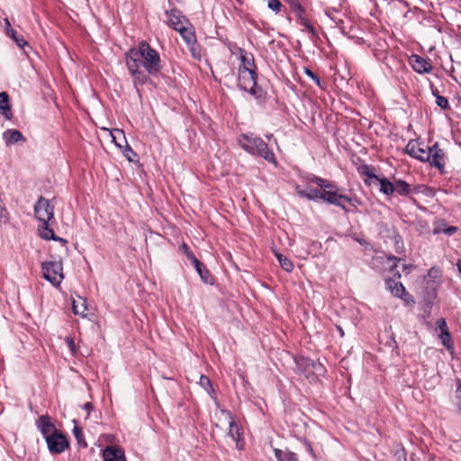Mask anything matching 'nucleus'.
<instances>
[{
	"label": "nucleus",
	"instance_id": "30",
	"mask_svg": "<svg viewBox=\"0 0 461 461\" xmlns=\"http://www.w3.org/2000/svg\"><path fill=\"white\" fill-rule=\"evenodd\" d=\"M393 187L394 191L397 192L399 194H407L411 191L410 185L402 180L395 181V183L393 184Z\"/></svg>",
	"mask_w": 461,
	"mask_h": 461
},
{
	"label": "nucleus",
	"instance_id": "29",
	"mask_svg": "<svg viewBox=\"0 0 461 461\" xmlns=\"http://www.w3.org/2000/svg\"><path fill=\"white\" fill-rule=\"evenodd\" d=\"M258 139V137L244 134L239 139V143L243 149L249 152V150H252L253 140Z\"/></svg>",
	"mask_w": 461,
	"mask_h": 461
},
{
	"label": "nucleus",
	"instance_id": "48",
	"mask_svg": "<svg viewBox=\"0 0 461 461\" xmlns=\"http://www.w3.org/2000/svg\"><path fill=\"white\" fill-rule=\"evenodd\" d=\"M442 231L447 235H452L456 231V227H448V228L443 230Z\"/></svg>",
	"mask_w": 461,
	"mask_h": 461
},
{
	"label": "nucleus",
	"instance_id": "9",
	"mask_svg": "<svg viewBox=\"0 0 461 461\" xmlns=\"http://www.w3.org/2000/svg\"><path fill=\"white\" fill-rule=\"evenodd\" d=\"M429 149V147L423 143L411 140L406 146V152L420 161H427L429 160V155H428Z\"/></svg>",
	"mask_w": 461,
	"mask_h": 461
},
{
	"label": "nucleus",
	"instance_id": "15",
	"mask_svg": "<svg viewBox=\"0 0 461 461\" xmlns=\"http://www.w3.org/2000/svg\"><path fill=\"white\" fill-rule=\"evenodd\" d=\"M428 155H429V160L431 165L437 167L439 169L444 167V157L445 154L441 149L438 148V143L429 147Z\"/></svg>",
	"mask_w": 461,
	"mask_h": 461
},
{
	"label": "nucleus",
	"instance_id": "54",
	"mask_svg": "<svg viewBox=\"0 0 461 461\" xmlns=\"http://www.w3.org/2000/svg\"><path fill=\"white\" fill-rule=\"evenodd\" d=\"M456 267L458 268V271L460 272L461 274V260H458L457 263H456Z\"/></svg>",
	"mask_w": 461,
	"mask_h": 461
},
{
	"label": "nucleus",
	"instance_id": "31",
	"mask_svg": "<svg viewBox=\"0 0 461 461\" xmlns=\"http://www.w3.org/2000/svg\"><path fill=\"white\" fill-rule=\"evenodd\" d=\"M180 250L185 254V256L187 257V258L194 264V265H198L199 264V260L195 258V256L194 255V253L190 250V249L188 248V246L185 244V243H183L181 246H180Z\"/></svg>",
	"mask_w": 461,
	"mask_h": 461
},
{
	"label": "nucleus",
	"instance_id": "32",
	"mask_svg": "<svg viewBox=\"0 0 461 461\" xmlns=\"http://www.w3.org/2000/svg\"><path fill=\"white\" fill-rule=\"evenodd\" d=\"M73 434H74L77 443L80 446H83L85 447L87 446V444L84 438V434H83L81 428L75 426V428L73 429Z\"/></svg>",
	"mask_w": 461,
	"mask_h": 461
},
{
	"label": "nucleus",
	"instance_id": "33",
	"mask_svg": "<svg viewBox=\"0 0 461 461\" xmlns=\"http://www.w3.org/2000/svg\"><path fill=\"white\" fill-rule=\"evenodd\" d=\"M312 182L315 183L317 185L321 187L323 190H329L334 187L331 183L326 179L321 178V177H313L312 179Z\"/></svg>",
	"mask_w": 461,
	"mask_h": 461
},
{
	"label": "nucleus",
	"instance_id": "16",
	"mask_svg": "<svg viewBox=\"0 0 461 461\" xmlns=\"http://www.w3.org/2000/svg\"><path fill=\"white\" fill-rule=\"evenodd\" d=\"M36 425L45 439L49 435H52L54 431H59L54 424L51 422L50 418L48 415H41L39 417Z\"/></svg>",
	"mask_w": 461,
	"mask_h": 461
},
{
	"label": "nucleus",
	"instance_id": "55",
	"mask_svg": "<svg viewBox=\"0 0 461 461\" xmlns=\"http://www.w3.org/2000/svg\"><path fill=\"white\" fill-rule=\"evenodd\" d=\"M421 188H423L425 191H427L429 194L431 193V190L427 188V187H424V186H421Z\"/></svg>",
	"mask_w": 461,
	"mask_h": 461
},
{
	"label": "nucleus",
	"instance_id": "37",
	"mask_svg": "<svg viewBox=\"0 0 461 461\" xmlns=\"http://www.w3.org/2000/svg\"><path fill=\"white\" fill-rule=\"evenodd\" d=\"M321 191L317 189L310 188L308 189V193L306 194V198L309 200L320 199Z\"/></svg>",
	"mask_w": 461,
	"mask_h": 461
},
{
	"label": "nucleus",
	"instance_id": "38",
	"mask_svg": "<svg viewBox=\"0 0 461 461\" xmlns=\"http://www.w3.org/2000/svg\"><path fill=\"white\" fill-rule=\"evenodd\" d=\"M241 52V66L240 67H251L253 65V62H251V59L247 55V53H244L243 50H240Z\"/></svg>",
	"mask_w": 461,
	"mask_h": 461
},
{
	"label": "nucleus",
	"instance_id": "13",
	"mask_svg": "<svg viewBox=\"0 0 461 461\" xmlns=\"http://www.w3.org/2000/svg\"><path fill=\"white\" fill-rule=\"evenodd\" d=\"M166 15L167 24L175 30H177L181 26L188 25L187 19L176 9L167 11Z\"/></svg>",
	"mask_w": 461,
	"mask_h": 461
},
{
	"label": "nucleus",
	"instance_id": "6",
	"mask_svg": "<svg viewBox=\"0 0 461 461\" xmlns=\"http://www.w3.org/2000/svg\"><path fill=\"white\" fill-rule=\"evenodd\" d=\"M34 214L41 222H50L54 218V208L48 199L41 196L34 205Z\"/></svg>",
	"mask_w": 461,
	"mask_h": 461
},
{
	"label": "nucleus",
	"instance_id": "44",
	"mask_svg": "<svg viewBox=\"0 0 461 461\" xmlns=\"http://www.w3.org/2000/svg\"><path fill=\"white\" fill-rule=\"evenodd\" d=\"M200 384L203 387L206 388V386H210L211 385V381H210V379L207 376L201 375L200 376Z\"/></svg>",
	"mask_w": 461,
	"mask_h": 461
},
{
	"label": "nucleus",
	"instance_id": "51",
	"mask_svg": "<svg viewBox=\"0 0 461 461\" xmlns=\"http://www.w3.org/2000/svg\"><path fill=\"white\" fill-rule=\"evenodd\" d=\"M297 193L299 194V195H301L302 197H306V194L308 193V189L307 190H300L299 188H297Z\"/></svg>",
	"mask_w": 461,
	"mask_h": 461
},
{
	"label": "nucleus",
	"instance_id": "7",
	"mask_svg": "<svg viewBox=\"0 0 461 461\" xmlns=\"http://www.w3.org/2000/svg\"><path fill=\"white\" fill-rule=\"evenodd\" d=\"M45 440L48 449L51 454H60L69 446L67 438L59 431H54V433L49 435Z\"/></svg>",
	"mask_w": 461,
	"mask_h": 461
},
{
	"label": "nucleus",
	"instance_id": "5",
	"mask_svg": "<svg viewBox=\"0 0 461 461\" xmlns=\"http://www.w3.org/2000/svg\"><path fill=\"white\" fill-rule=\"evenodd\" d=\"M239 86L244 91L256 95V76L252 67H240Z\"/></svg>",
	"mask_w": 461,
	"mask_h": 461
},
{
	"label": "nucleus",
	"instance_id": "41",
	"mask_svg": "<svg viewBox=\"0 0 461 461\" xmlns=\"http://www.w3.org/2000/svg\"><path fill=\"white\" fill-rule=\"evenodd\" d=\"M436 103L441 109H447L448 107V101L444 96L437 95Z\"/></svg>",
	"mask_w": 461,
	"mask_h": 461
},
{
	"label": "nucleus",
	"instance_id": "12",
	"mask_svg": "<svg viewBox=\"0 0 461 461\" xmlns=\"http://www.w3.org/2000/svg\"><path fill=\"white\" fill-rule=\"evenodd\" d=\"M320 199L328 202L329 203L340 206L345 212H347V209L340 203V201H351L348 196L338 194L334 187L321 191Z\"/></svg>",
	"mask_w": 461,
	"mask_h": 461
},
{
	"label": "nucleus",
	"instance_id": "4",
	"mask_svg": "<svg viewBox=\"0 0 461 461\" xmlns=\"http://www.w3.org/2000/svg\"><path fill=\"white\" fill-rule=\"evenodd\" d=\"M220 418L219 422L216 423L217 427L223 428L228 427L229 431L228 435L237 443V447L241 448L242 446L240 443V428L237 426L235 421L233 420L230 413L227 411L221 410L220 411Z\"/></svg>",
	"mask_w": 461,
	"mask_h": 461
},
{
	"label": "nucleus",
	"instance_id": "25",
	"mask_svg": "<svg viewBox=\"0 0 461 461\" xmlns=\"http://www.w3.org/2000/svg\"><path fill=\"white\" fill-rule=\"evenodd\" d=\"M176 31L188 45H192L195 42L194 32L189 23L188 25L179 27Z\"/></svg>",
	"mask_w": 461,
	"mask_h": 461
},
{
	"label": "nucleus",
	"instance_id": "52",
	"mask_svg": "<svg viewBox=\"0 0 461 461\" xmlns=\"http://www.w3.org/2000/svg\"><path fill=\"white\" fill-rule=\"evenodd\" d=\"M304 24L312 33L314 32V28L312 25L309 24L307 22H304Z\"/></svg>",
	"mask_w": 461,
	"mask_h": 461
},
{
	"label": "nucleus",
	"instance_id": "18",
	"mask_svg": "<svg viewBox=\"0 0 461 461\" xmlns=\"http://www.w3.org/2000/svg\"><path fill=\"white\" fill-rule=\"evenodd\" d=\"M410 60L413 69L418 73H429L432 68L428 60L418 55L411 56Z\"/></svg>",
	"mask_w": 461,
	"mask_h": 461
},
{
	"label": "nucleus",
	"instance_id": "19",
	"mask_svg": "<svg viewBox=\"0 0 461 461\" xmlns=\"http://www.w3.org/2000/svg\"><path fill=\"white\" fill-rule=\"evenodd\" d=\"M104 461H125L123 452L114 447H107L103 451Z\"/></svg>",
	"mask_w": 461,
	"mask_h": 461
},
{
	"label": "nucleus",
	"instance_id": "34",
	"mask_svg": "<svg viewBox=\"0 0 461 461\" xmlns=\"http://www.w3.org/2000/svg\"><path fill=\"white\" fill-rule=\"evenodd\" d=\"M439 338L442 341V344L447 348V349H453V345L450 340V333L449 332H444L439 334Z\"/></svg>",
	"mask_w": 461,
	"mask_h": 461
},
{
	"label": "nucleus",
	"instance_id": "27",
	"mask_svg": "<svg viewBox=\"0 0 461 461\" xmlns=\"http://www.w3.org/2000/svg\"><path fill=\"white\" fill-rule=\"evenodd\" d=\"M275 456L278 461H298L296 455L287 449L281 450L276 448Z\"/></svg>",
	"mask_w": 461,
	"mask_h": 461
},
{
	"label": "nucleus",
	"instance_id": "24",
	"mask_svg": "<svg viewBox=\"0 0 461 461\" xmlns=\"http://www.w3.org/2000/svg\"><path fill=\"white\" fill-rule=\"evenodd\" d=\"M104 131H107L110 132L113 142L119 148H122L123 144H127L126 138L124 135V131L121 129H113L112 131L102 128Z\"/></svg>",
	"mask_w": 461,
	"mask_h": 461
},
{
	"label": "nucleus",
	"instance_id": "35",
	"mask_svg": "<svg viewBox=\"0 0 461 461\" xmlns=\"http://www.w3.org/2000/svg\"><path fill=\"white\" fill-rule=\"evenodd\" d=\"M401 259L399 258H396V257H393V256H391V257H387L386 258V262L385 264L388 266V267L390 268L391 271H393L394 268L397 267V263L400 261Z\"/></svg>",
	"mask_w": 461,
	"mask_h": 461
},
{
	"label": "nucleus",
	"instance_id": "21",
	"mask_svg": "<svg viewBox=\"0 0 461 461\" xmlns=\"http://www.w3.org/2000/svg\"><path fill=\"white\" fill-rule=\"evenodd\" d=\"M5 32L7 36H9L11 39H13V41L21 49H23L25 46L28 45L27 41L23 38L19 37L17 35L16 32L12 28L11 23L8 19H5Z\"/></svg>",
	"mask_w": 461,
	"mask_h": 461
},
{
	"label": "nucleus",
	"instance_id": "40",
	"mask_svg": "<svg viewBox=\"0 0 461 461\" xmlns=\"http://www.w3.org/2000/svg\"><path fill=\"white\" fill-rule=\"evenodd\" d=\"M394 456L398 461H407L406 451L403 447L397 449L394 453Z\"/></svg>",
	"mask_w": 461,
	"mask_h": 461
},
{
	"label": "nucleus",
	"instance_id": "10",
	"mask_svg": "<svg viewBox=\"0 0 461 461\" xmlns=\"http://www.w3.org/2000/svg\"><path fill=\"white\" fill-rule=\"evenodd\" d=\"M249 153L259 155L268 162L276 165L275 155L268 149L267 143L260 138L253 140L252 150H249Z\"/></svg>",
	"mask_w": 461,
	"mask_h": 461
},
{
	"label": "nucleus",
	"instance_id": "45",
	"mask_svg": "<svg viewBox=\"0 0 461 461\" xmlns=\"http://www.w3.org/2000/svg\"><path fill=\"white\" fill-rule=\"evenodd\" d=\"M194 267H195L196 272H197V273L199 274V276H201V278L206 282V281H207V280H206V277H205V276H203V269H202L203 264L199 261V264H198V265H194Z\"/></svg>",
	"mask_w": 461,
	"mask_h": 461
},
{
	"label": "nucleus",
	"instance_id": "28",
	"mask_svg": "<svg viewBox=\"0 0 461 461\" xmlns=\"http://www.w3.org/2000/svg\"><path fill=\"white\" fill-rule=\"evenodd\" d=\"M274 254L278 259L282 268L286 272H292L294 269V264L293 262L287 258L286 257L283 256L279 251L274 250Z\"/></svg>",
	"mask_w": 461,
	"mask_h": 461
},
{
	"label": "nucleus",
	"instance_id": "2",
	"mask_svg": "<svg viewBox=\"0 0 461 461\" xmlns=\"http://www.w3.org/2000/svg\"><path fill=\"white\" fill-rule=\"evenodd\" d=\"M295 361L298 370L303 373L307 379L315 381L325 374V368L319 361H313L304 357H300L296 358Z\"/></svg>",
	"mask_w": 461,
	"mask_h": 461
},
{
	"label": "nucleus",
	"instance_id": "23",
	"mask_svg": "<svg viewBox=\"0 0 461 461\" xmlns=\"http://www.w3.org/2000/svg\"><path fill=\"white\" fill-rule=\"evenodd\" d=\"M72 309L75 314L86 317L87 306L86 299L79 295L77 298H72Z\"/></svg>",
	"mask_w": 461,
	"mask_h": 461
},
{
	"label": "nucleus",
	"instance_id": "14",
	"mask_svg": "<svg viewBox=\"0 0 461 461\" xmlns=\"http://www.w3.org/2000/svg\"><path fill=\"white\" fill-rule=\"evenodd\" d=\"M366 182L370 185H379L380 191L385 194H391L394 192L393 184H392L386 178H379L374 174H368V178Z\"/></svg>",
	"mask_w": 461,
	"mask_h": 461
},
{
	"label": "nucleus",
	"instance_id": "42",
	"mask_svg": "<svg viewBox=\"0 0 461 461\" xmlns=\"http://www.w3.org/2000/svg\"><path fill=\"white\" fill-rule=\"evenodd\" d=\"M65 341L68 345V347L69 348L70 351L75 354L76 353V346H75V342L73 340V339L71 337H67L65 339Z\"/></svg>",
	"mask_w": 461,
	"mask_h": 461
},
{
	"label": "nucleus",
	"instance_id": "11",
	"mask_svg": "<svg viewBox=\"0 0 461 461\" xmlns=\"http://www.w3.org/2000/svg\"><path fill=\"white\" fill-rule=\"evenodd\" d=\"M400 278H401L400 273L399 272L394 273L393 277L388 278L386 280V286H387V289L390 290V292L394 296L400 297V298L407 301L406 297L409 294L406 293L405 287L400 281L396 280V279H400Z\"/></svg>",
	"mask_w": 461,
	"mask_h": 461
},
{
	"label": "nucleus",
	"instance_id": "1",
	"mask_svg": "<svg viewBox=\"0 0 461 461\" xmlns=\"http://www.w3.org/2000/svg\"><path fill=\"white\" fill-rule=\"evenodd\" d=\"M126 64L131 74L135 77L134 85L138 92L139 98L141 99V91L140 86L143 85V81L140 79L141 72L140 71V68L144 66V41L139 43L138 50L131 49L126 53Z\"/></svg>",
	"mask_w": 461,
	"mask_h": 461
},
{
	"label": "nucleus",
	"instance_id": "8",
	"mask_svg": "<svg viewBox=\"0 0 461 461\" xmlns=\"http://www.w3.org/2000/svg\"><path fill=\"white\" fill-rule=\"evenodd\" d=\"M162 68L159 54L146 44V72L157 76Z\"/></svg>",
	"mask_w": 461,
	"mask_h": 461
},
{
	"label": "nucleus",
	"instance_id": "49",
	"mask_svg": "<svg viewBox=\"0 0 461 461\" xmlns=\"http://www.w3.org/2000/svg\"><path fill=\"white\" fill-rule=\"evenodd\" d=\"M84 409L86 411V417L89 415L90 411L93 409V406L90 402H86L84 404Z\"/></svg>",
	"mask_w": 461,
	"mask_h": 461
},
{
	"label": "nucleus",
	"instance_id": "39",
	"mask_svg": "<svg viewBox=\"0 0 461 461\" xmlns=\"http://www.w3.org/2000/svg\"><path fill=\"white\" fill-rule=\"evenodd\" d=\"M436 324H437L438 329L441 331V333L449 332L445 319H443V318L438 319L437 321Z\"/></svg>",
	"mask_w": 461,
	"mask_h": 461
},
{
	"label": "nucleus",
	"instance_id": "36",
	"mask_svg": "<svg viewBox=\"0 0 461 461\" xmlns=\"http://www.w3.org/2000/svg\"><path fill=\"white\" fill-rule=\"evenodd\" d=\"M267 6L275 11L276 13L280 12L282 4L279 0H267Z\"/></svg>",
	"mask_w": 461,
	"mask_h": 461
},
{
	"label": "nucleus",
	"instance_id": "46",
	"mask_svg": "<svg viewBox=\"0 0 461 461\" xmlns=\"http://www.w3.org/2000/svg\"><path fill=\"white\" fill-rule=\"evenodd\" d=\"M126 146L128 148L127 152H130L131 155L125 153V156L128 158L130 161H134V158L137 157V155L131 149V148L128 145Z\"/></svg>",
	"mask_w": 461,
	"mask_h": 461
},
{
	"label": "nucleus",
	"instance_id": "17",
	"mask_svg": "<svg viewBox=\"0 0 461 461\" xmlns=\"http://www.w3.org/2000/svg\"><path fill=\"white\" fill-rule=\"evenodd\" d=\"M50 222L44 221L39 225L38 231H39V235L41 236V238H42L46 240H58V241H60L63 243H67L66 240H64L63 238L57 237L55 235L53 230L50 227Z\"/></svg>",
	"mask_w": 461,
	"mask_h": 461
},
{
	"label": "nucleus",
	"instance_id": "43",
	"mask_svg": "<svg viewBox=\"0 0 461 461\" xmlns=\"http://www.w3.org/2000/svg\"><path fill=\"white\" fill-rule=\"evenodd\" d=\"M306 75L311 77L318 86H321V81L319 77L310 69L305 68Z\"/></svg>",
	"mask_w": 461,
	"mask_h": 461
},
{
	"label": "nucleus",
	"instance_id": "47",
	"mask_svg": "<svg viewBox=\"0 0 461 461\" xmlns=\"http://www.w3.org/2000/svg\"><path fill=\"white\" fill-rule=\"evenodd\" d=\"M456 399H457V405L459 410H461V384H459L457 390H456Z\"/></svg>",
	"mask_w": 461,
	"mask_h": 461
},
{
	"label": "nucleus",
	"instance_id": "53",
	"mask_svg": "<svg viewBox=\"0 0 461 461\" xmlns=\"http://www.w3.org/2000/svg\"><path fill=\"white\" fill-rule=\"evenodd\" d=\"M337 329L339 331L340 336L343 337L344 336V330H342V328L340 326H337Z\"/></svg>",
	"mask_w": 461,
	"mask_h": 461
},
{
	"label": "nucleus",
	"instance_id": "50",
	"mask_svg": "<svg viewBox=\"0 0 461 461\" xmlns=\"http://www.w3.org/2000/svg\"><path fill=\"white\" fill-rule=\"evenodd\" d=\"M304 444H305L307 450L312 455V456H315L314 451H313L311 444L308 441H305Z\"/></svg>",
	"mask_w": 461,
	"mask_h": 461
},
{
	"label": "nucleus",
	"instance_id": "26",
	"mask_svg": "<svg viewBox=\"0 0 461 461\" xmlns=\"http://www.w3.org/2000/svg\"><path fill=\"white\" fill-rule=\"evenodd\" d=\"M440 276H441L440 268L433 267L429 270L425 280L428 285H429L432 288H435V286H437L438 284V280H439Z\"/></svg>",
	"mask_w": 461,
	"mask_h": 461
},
{
	"label": "nucleus",
	"instance_id": "22",
	"mask_svg": "<svg viewBox=\"0 0 461 461\" xmlns=\"http://www.w3.org/2000/svg\"><path fill=\"white\" fill-rule=\"evenodd\" d=\"M0 114L7 120H11L13 117L9 96L5 92L0 93Z\"/></svg>",
	"mask_w": 461,
	"mask_h": 461
},
{
	"label": "nucleus",
	"instance_id": "20",
	"mask_svg": "<svg viewBox=\"0 0 461 461\" xmlns=\"http://www.w3.org/2000/svg\"><path fill=\"white\" fill-rule=\"evenodd\" d=\"M3 139L5 140L7 146L16 144L19 141H22V142L25 141V139L23 138L21 131H19L18 130H14V129L5 131L3 133Z\"/></svg>",
	"mask_w": 461,
	"mask_h": 461
},
{
	"label": "nucleus",
	"instance_id": "3",
	"mask_svg": "<svg viewBox=\"0 0 461 461\" xmlns=\"http://www.w3.org/2000/svg\"><path fill=\"white\" fill-rule=\"evenodd\" d=\"M43 277L54 286H59L64 278L60 261H49L41 264Z\"/></svg>",
	"mask_w": 461,
	"mask_h": 461
}]
</instances>
